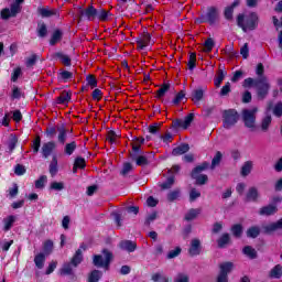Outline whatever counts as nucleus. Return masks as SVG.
<instances>
[{
  "label": "nucleus",
  "mask_w": 282,
  "mask_h": 282,
  "mask_svg": "<svg viewBox=\"0 0 282 282\" xmlns=\"http://www.w3.org/2000/svg\"><path fill=\"white\" fill-rule=\"evenodd\" d=\"M237 25L242 32H254L259 28V13L250 12L249 14L239 13L237 15Z\"/></svg>",
  "instance_id": "obj_1"
},
{
  "label": "nucleus",
  "mask_w": 282,
  "mask_h": 282,
  "mask_svg": "<svg viewBox=\"0 0 282 282\" xmlns=\"http://www.w3.org/2000/svg\"><path fill=\"white\" fill-rule=\"evenodd\" d=\"M210 169V163L208 161H204L202 164L195 166L191 172L192 180H195V184L197 186H204L208 184V175L202 174L204 171H208Z\"/></svg>",
  "instance_id": "obj_2"
},
{
  "label": "nucleus",
  "mask_w": 282,
  "mask_h": 282,
  "mask_svg": "<svg viewBox=\"0 0 282 282\" xmlns=\"http://www.w3.org/2000/svg\"><path fill=\"white\" fill-rule=\"evenodd\" d=\"M111 261H113V252L109 251L107 248L101 250V254L93 256V265H95V268H104L106 271L109 270Z\"/></svg>",
  "instance_id": "obj_3"
},
{
  "label": "nucleus",
  "mask_w": 282,
  "mask_h": 282,
  "mask_svg": "<svg viewBox=\"0 0 282 282\" xmlns=\"http://www.w3.org/2000/svg\"><path fill=\"white\" fill-rule=\"evenodd\" d=\"M219 21V10L217 7L207 8L206 13H202L198 18L195 19V23H208L209 25H215Z\"/></svg>",
  "instance_id": "obj_4"
},
{
  "label": "nucleus",
  "mask_w": 282,
  "mask_h": 282,
  "mask_svg": "<svg viewBox=\"0 0 282 282\" xmlns=\"http://www.w3.org/2000/svg\"><path fill=\"white\" fill-rule=\"evenodd\" d=\"M257 111H259L257 107L252 109H242L241 111L242 122L245 127L251 129V131L257 129Z\"/></svg>",
  "instance_id": "obj_5"
},
{
  "label": "nucleus",
  "mask_w": 282,
  "mask_h": 282,
  "mask_svg": "<svg viewBox=\"0 0 282 282\" xmlns=\"http://www.w3.org/2000/svg\"><path fill=\"white\" fill-rule=\"evenodd\" d=\"M239 122V112L237 109H227L223 112L224 129H232Z\"/></svg>",
  "instance_id": "obj_6"
},
{
  "label": "nucleus",
  "mask_w": 282,
  "mask_h": 282,
  "mask_svg": "<svg viewBox=\"0 0 282 282\" xmlns=\"http://www.w3.org/2000/svg\"><path fill=\"white\" fill-rule=\"evenodd\" d=\"M256 91L258 100H265L268 98V94H270V82H268V77L257 78Z\"/></svg>",
  "instance_id": "obj_7"
},
{
  "label": "nucleus",
  "mask_w": 282,
  "mask_h": 282,
  "mask_svg": "<svg viewBox=\"0 0 282 282\" xmlns=\"http://www.w3.org/2000/svg\"><path fill=\"white\" fill-rule=\"evenodd\" d=\"M235 270V263L227 261L219 264L216 282H228V274Z\"/></svg>",
  "instance_id": "obj_8"
},
{
  "label": "nucleus",
  "mask_w": 282,
  "mask_h": 282,
  "mask_svg": "<svg viewBox=\"0 0 282 282\" xmlns=\"http://www.w3.org/2000/svg\"><path fill=\"white\" fill-rule=\"evenodd\" d=\"M195 120V113L191 112L187 116H185L184 119H174L172 121V129H188L191 124H193V121Z\"/></svg>",
  "instance_id": "obj_9"
},
{
  "label": "nucleus",
  "mask_w": 282,
  "mask_h": 282,
  "mask_svg": "<svg viewBox=\"0 0 282 282\" xmlns=\"http://www.w3.org/2000/svg\"><path fill=\"white\" fill-rule=\"evenodd\" d=\"M79 14L82 19H87V21H94V19H96V15L98 14V9H96L94 4L88 6L86 9L79 7Z\"/></svg>",
  "instance_id": "obj_10"
},
{
  "label": "nucleus",
  "mask_w": 282,
  "mask_h": 282,
  "mask_svg": "<svg viewBox=\"0 0 282 282\" xmlns=\"http://www.w3.org/2000/svg\"><path fill=\"white\" fill-rule=\"evenodd\" d=\"M187 252L189 257H199L202 254V240L198 238L192 239Z\"/></svg>",
  "instance_id": "obj_11"
},
{
  "label": "nucleus",
  "mask_w": 282,
  "mask_h": 282,
  "mask_svg": "<svg viewBox=\"0 0 282 282\" xmlns=\"http://www.w3.org/2000/svg\"><path fill=\"white\" fill-rule=\"evenodd\" d=\"M137 50H144L147 45H151V33L143 31V33L135 39Z\"/></svg>",
  "instance_id": "obj_12"
},
{
  "label": "nucleus",
  "mask_w": 282,
  "mask_h": 282,
  "mask_svg": "<svg viewBox=\"0 0 282 282\" xmlns=\"http://www.w3.org/2000/svg\"><path fill=\"white\" fill-rule=\"evenodd\" d=\"M120 250H126V252H135L138 250V243L133 240H121L119 242Z\"/></svg>",
  "instance_id": "obj_13"
},
{
  "label": "nucleus",
  "mask_w": 282,
  "mask_h": 282,
  "mask_svg": "<svg viewBox=\"0 0 282 282\" xmlns=\"http://www.w3.org/2000/svg\"><path fill=\"white\" fill-rule=\"evenodd\" d=\"M56 149V143L54 141H48L42 145V158L47 160Z\"/></svg>",
  "instance_id": "obj_14"
},
{
  "label": "nucleus",
  "mask_w": 282,
  "mask_h": 282,
  "mask_svg": "<svg viewBox=\"0 0 282 282\" xmlns=\"http://www.w3.org/2000/svg\"><path fill=\"white\" fill-rule=\"evenodd\" d=\"M240 1L235 0L230 6L226 7L224 10V17L226 21H232L235 9L239 6Z\"/></svg>",
  "instance_id": "obj_15"
},
{
  "label": "nucleus",
  "mask_w": 282,
  "mask_h": 282,
  "mask_svg": "<svg viewBox=\"0 0 282 282\" xmlns=\"http://www.w3.org/2000/svg\"><path fill=\"white\" fill-rule=\"evenodd\" d=\"M276 230H282V218L275 223L263 226L264 235H272V232H274Z\"/></svg>",
  "instance_id": "obj_16"
},
{
  "label": "nucleus",
  "mask_w": 282,
  "mask_h": 282,
  "mask_svg": "<svg viewBox=\"0 0 282 282\" xmlns=\"http://www.w3.org/2000/svg\"><path fill=\"white\" fill-rule=\"evenodd\" d=\"M278 210L279 208H276V205L269 204L260 208L259 215H261L262 217H270L272 215H275Z\"/></svg>",
  "instance_id": "obj_17"
},
{
  "label": "nucleus",
  "mask_w": 282,
  "mask_h": 282,
  "mask_svg": "<svg viewBox=\"0 0 282 282\" xmlns=\"http://www.w3.org/2000/svg\"><path fill=\"white\" fill-rule=\"evenodd\" d=\"M188 151H191V145H188V143H181L178 147L172 150V155L174 158H177L180 155H186Z\"/></svg>",
  "instance_id": "obj_18"
},
{
  "label": "nucleus",
  "mask_w": 282,
  "mask_h": 282,
  "mask_svg": "<svg viewBox=\"0 0 282 282\" xmlns=\"http://www.w3.org/2000/svg\"><path fill=\"white\" fill-rule=\"evenodd\" d=\"M259 200V189L257 187H250L246 194L245 202H258Z\"/></svg>",
  "instance_id": "obj_19"
},
{
  "label": "nucleus",
  "mask_w": 282,
  "mask_h": 282,
  "mask_svg": "<svg viewBox=\"0 0 282 282\" xmlns=\"http://www.w3.org/2000/svg\"><path fill=\"white\" fill-rule=\"evenodd\" d=\"M230 234L225 232L217 239V246L220 250H224L226 246L230 245Z\"/></svg>",
  "instance_id": "obj_20"
},
{
  "label": "nucleus",
  "mask_w": 282,
  "mask_h": 282,
  "mask_svg": "<svg viewBox=\"0 0 282 282\" xmlns=\"http://www.w3.org/2000/svg\"><path fill=\"white\" fill-rule=\"evenodd\" d=\"M48 173L51 177H56L58 173V159L56 158V155H53L52 158V161L48 165Z\"/></svg>",
  "instance_id": "obj_21"
},
{
  "label": "nucleus",
  "mask_w": 282,
  "mask_h": 282,
  "mask_svg": "<svg viewBox=\"0 0 282 282\" xmlns=\"http://www.w3.org/2000/svg\"><path fill=\"white\" fill-rule=\"evenodd\" d=\"M192 101L197 105V102H202L204 100V88L199 87L192 91Z\"/></svg>",
  "instance_id": "obj_22"
},
{
  "label": "nucleus",
  "mask_w": 282,
  "mask_h": 282,
  "mask_svg": "<svg viewBox=\"0 0 282 282\" xmlns=\"http://www.w3.org/2000/svg\"><path fill=\"white\" fill-rule=\"evenodd\" d=\"M72 78H74V73L69 70H61L57 73V80H59V83H69Z\"/></svg>",
  "instance_id": "obj_23"
},
{
  "label": "nucleus",
  "mask_w": 282,
  "mask_h": 282,
  "mask_svg": "<svg viewBox=\"0 0 282 282\" xmlns=\"http://www.w3.org/2000/svg\"><path fill=\"white\" fill-rule=\"evenodd\" d=\"M246 235L248 239H257L259 235H261V227L259 226H251L247 229Z\"/></svg>",
  "instance_id": "obj_24"
},
{
  "label": "nucleus",
  "mask_w": 282,
  "mask_h": 282,
  "mask_svg": "<svg viewBox=\"0 0 282 282\" xmlns=\"http://www.w3.org/2000/svg\"><path fill=\"white\" fill-rule=\"evenodd\" d=\"M102 279V271L95 269L88 273L87 282H100Z\"/></svg>",
  "instance_id": "obj_25"
},
{
  "label": "nucleus",
  "mask_w": 282,
  "mask_h": 282,
  "mask_svg": "<svg viewBox=\"0 0 282 282\" xmlns=\"http://www.w3.org/2000/svg\"><path fill=\"white\" fill-rule=\"evenodd\" d=\"M63 41V31L61 29H56L50 40V45L54 46L56 43H61Z\"/></svg>",
  "instance_id": "obj_26"
},
{
  "label": "nucleus",
  "mask_w": 282,
  "mask_h": 282,
  "mask_svg": "<svg viewBox=\"0 0 282 282\" xmlns=\"http://www.w3.org/2000/svg\"><path fill=\"white\" fill-rule=\"evenodd\" d=\"M270 124H272V116L267 115L265 117L262 118L261 123H260V129L263 133H267L270 129Z\"/></svg>",
  "instance_id": "obj_27"
},
{
  "label": "nucleus",
  "mask_w": 282,
  "mask_h": 282,
  "mask_svg": "<svg viewBox=\"0 0 282 282\" xmlns=\"http://www.w3.org/2000/svg\"><path fill=\"white\" fill-rule=\"evenodd\" d=\"M80 263H83V250L77 249L70 260V264L74 265V268H78V265H80Z\"/></svg>",
  "instance_id": "obj_28"
},
{
  "label": "nucleus",
  "mask_w": 282,
  "mask_h": 282,
  "mask_svg": "<svg viewBox=\"0 0 282 282\" xmlns=\"http://www.w3.org/2000/svg\"><path fill=\"white\" fill-rule=\"evenodd\" d=\"M131 147H132V152L130 153L131 160H135L138 155H144V153H147L142 151V145L138 143H131Z\"/></svg>",
  "instance_id": "obj_29"
},
{
  "label": "nucleus",
  "mask_w": 282,
  "mask_h": 282,
  "mask_svg": "<svg viewBox=\"0 0 282 282\" xmlns=\"http://www.w3.org/2000/svg\"><path fill=\"white\" fill-rule=\"evenodd\" d=\"M173 184H175V175H170L166 181L159 186L161 191H170V188H173Z\"/></svg>",
  "instance_id": "obj_30"
},
{
  "label": "nucleus",
  "mask_w": 282,
  "mask_h": 282,
  "mask_svg": "<svg viewBox=\"0 0 282 282\" xmlns=\"http://www.w3.org/2000/svg\"><path fill=\"white\" fill-rule=\"evenodd\" d=\"M55 57L59 58L61 63L65 65V67H72V57L69 55H65L63 52L55 53Z\"/></svg>",
  "instance_id": "obj_31"
},
{
  "label": "nucleus",
  "mask_w": 282,
  "mask_h": 282,
  "mask_svg": "<svg viewBox=\"0 0 282 282\" xmlns=\"http://www.w3.org/2000/svg\"><path fill=\"white\" fill-rule=\"evenodd\" d=\"M18 143H19V138L17 137V134L11 133L10 137H9V141H8L9 153L14 152V149H17Z\"/></svg>",
  "instance_id": "obj_32"
},
{
  "label": "nucleus",
  "mask_w": 282,
  "mask_h": 282,
  "mask_svg": "<svg viewBox=\"0 0 282 282\" xmlns=\"http://www.w3.org/2000/svg\"><path fill=\"white\" fill-rule=\"evenodd\" d=\"M109 17H111V12L105 9H97L96 19L101 22L109 21Z\"/></svg>",
  "instance_id": "obj_33"
},
{
  "label": "nucleus",
  "mask_w": 282,
  "mask_h": 282,
  "mask_svg": "<svg viewBox=\"0 0 282 282\" xmlns=\"http://www.w3.org/2000/svg\"><path fill=\"white\" fill-rule=\"evenodd\" d=\"M34 263H35V267H36L39 270H43V268H44V265H45V253H43V252L37 253V254L34 257Z\"/></svg>",
  "instance_id": "obj_34"
},
{
  "label": "nucleus",
  "mask_w": 282,
  "mask_h": 282,
  "mask_svg": "<svg viewBox=\"0 0 282 282\" xmlns=\"http://www.w3.org/2000/svg\"><path fill=\"white\" fill-rule=\"evenodd\" d=\"M169 89H171V84H169V83L162 84L160 89L156 90L155 98H158V100L164 98V96L166 95V91H169Z\"/></svg>",
  "instance_id": "obj_35"
},
{
  "label": "nucleus",
  "mask_w": 282,
  "mask_h": 282,
  "mask_svg": "<svg viewBox=\"0 0 282 282\" xmlns=\"http://www.w3.org/2000/svg\"><path fill=\"white\" fill-rule=\"evenodd\" d=\"M72 100V94L67 91H62L61 95L56 98V105H65Z\"/></svg>",
  "instance_id": "obj_36"
},
{
  "label": "nucleus",
  "mask_w": 282,
  "mask_h": 282,
  "mask_svg": "<svg viewBox=\"0 0 282 282\" xmlns=\"http://www.w3.org/2000/svg\"><path fill=\"white\" fill-rule=\"evenodd\" d=\"M231 234L234 235V237H236V239H241V236L243 235V225L235 224L231 227Z\"/></svg>",
  "instance_id": "obj_37"
},
{
  "label": "nucleus",
  "mask_w": 282,
  "mask_h": 282,
  "mask_svg": "<svg viewBox=\"0 0 282 282\" xmlns=\"http://www.w3.org/2000/svg\"><path fill=\"white\" fill-rule=\"evenodd\" d=\"M181 195H182V189H180V188H175L174 191H170L166 195L167 202L173 203L176 199H180Z\"/></svg>",
  "instance_id": "obj_38"
},
{
  "label": "nucleus",
  "mask_w": 282,
  "mask_h": 282,
  "mask_svg": "<svg viewBox=\"0 0 282 282\" xmlns=\"http://www.w3.org/2000/svg\"><path fill=\"white\" fill-rule=\"evenodd\" d=\"M14 221H17V217H14L13 215L8 216L7 218L3 219V230L4 232H8V230L12 229V226L14 225Z\"/></svg>",
  "instance_id": "obj_39"
},
{
  "label": "nucleus",
  "mask_w": 282,
  "mask_h": 282,
  "mask_svg": "<svg viewBox=\"0 0 282 282\" xmlns=\"http://www.w3.org/2000/svg\"><path fill=\"white\" fill-rule=\"evenodd\" d=\"M269 276H270V279H281V276H282L281 264H276L275 267H273L271 269V271L269 272Z\"/></svg>",
  "instance_id": "obj_40"
},
{
  "label": "nucleus",
  "mask_w": 282,
  "mask_h": 282,
  "mask_svg": "<svg viewBox=\"0 0 282 282\" xmlns=\"http://www.w3.org/2000/svg\"><path fill=\"white\" fill-rule=\"evenodd\" d=\"M249 173H252V161L245 162L240 170L242 177H248Z\"/></svg>",
  "instance_id": "obj_41"
},
{
  "label": "nucleus",
  "mask_w": 282,
  "mask_h": 282,
  "mask_svg": "<svg viewBox=\"0 0 282 282\" xmlns=\"http://www.w3.org/2000/svg\"><path fill=\"white\" fill-rule=\"evenodd\" d=\"M202 213V209L199 208H191L187 214L185 215L186 221H193V219H197V215Z\"/></svg>",
  "instance_id": "obj_42"
},
{
  "label": "nucleus",
  "mask_w": 282,
  "mask_h": 282,
  "mask_svg": "<svg viewBox=\"0 0 282 282\" xmlns=\"http://www.w3.org/2000/svg\"><path fill=\"white\" fill-rule=\"evenodd\" d=\"M132 160L135 162L137 166H149V159L144 154H139Z\"/></svg>",
  "instance_id": "obj_43"
},
{
  "label": "nucleus",
  "mask_w": 282,
  "mask_h": 282,
  "mask_svg": "<svg viewBox=\"0 0 282 282\" xmlns=\"http://www.w3.org/2000/svg\"><path fill=\"white\" fill-rule=\"evenodd\" d=\"M37 12L43 19H50V17H55L56 14V11L50 10L47 8H39Z\"/></svg>",
  "instance_id": "obj_44"
},
{
  "label": "nucleus",
  "mask_w": 282,
  "mask_h": 282,
  "mask_svg": "<svg viewBox=\"0 0 282 282\" xmlns=\"http://www.w3.org/2000/svg\"><path fill=\"white\" fill-rule=\"evenodd\" d=\"M36 32L39 39H45V36H47V24L44 22L39 23Z\"/></svg>",
  "instance_id": "obj_45"
},
{
  "label": "nucleus",
  "mask_w": 282,
  "mask_h": 282,
  "mask_svg": "<svg viewBox=\"0 0 282 282\" xmlns=\"http://www.w3.org/2000/svg\"><path fill=\"white\" fill-rule=\"evenodd\" d=\"M76 141H72L69 143H66L64 147V153L65 155H74V151L77 149Z\"/></svg>",
  "instance_id": "obj_46"
},
{
  "label": "nucleus",
  "mask_w": 282,
  "mask_h": 282,
  "mask_svg": "<svg viewBox=\"0 0 282 282\" xmlns=\"http://www.w3.org/2000/svg\"><path fill=\"white\" fill-rule=\"evenodd\" d=\"M243 254L249 259H257V250L251 246H245L242 249Z\"/></svg>",
  "instance_id": "obj_47"
},
{
  "label": "nucleus",
  "mask_w": 282,
  "mask_h": 282,
  "mask_svg": "<svg viewBox=\"0 0 282 282\" xmlns=\"http://www.w3.org/2000/svg\"><path fill=\"white\" fill-rule=\"evenodd\" d=\"M53 251H54V241H52L51 239L45 240L44 243H43L44 254L47 257Z\"/></svg>",
  "instance_id": "obj_48"
},
{
  "label": "nucleus",
  "mask_w": 282,
  "mask_h": 282,
  "mask_svg": "<svg viewBox=\"0 0 282 282\" xmlns=\"http://www.w3.org/2000/svg\"><path fill=\"white\" fill-rule=\"evenodd\" d=\"M62 276H72L74 274V269H72V263H65L59 270Z\"/></svg>",
  "instance_id": "obj_49"
},
{
  "label": "nucleus",
  "mask_w": 282,
  "mask_h": 282,
  "mask_svg": "<svg viewBox=\"0 0 282 282\" xmlns=\"http://www.w3.org/2000/svg\"><path fill=\"white\" fill-rule=\"evenodd\" d=\"M224 158V154L220 151H217L215 156L212 160V164L209 165L212 171L221 164V159Z\"/></svg>",
  "instance_id": "obj_50"
},
{
  "label": "nucleus",
  "mask_w": 282,
  "mask_h": 282,
  "mask_svg": "<svg viewBox=\"0 0 282 282\" xmlns=\"http://www.w3.org/2000/svg\"><path fill=\"white\" fill-rule=\"evenodd\" d=\"M151 281H153V282H171V278L163 275L160 272H156V273L152 274Z\"/></svg>",
  "instance_id": "obj_51"
},
{
  "label": "nucleus",
  "mask_w": 282,
  "mask_h": 282,
  "mask_svg": "<svg viewBox=\"0 0 282 282\" xmlns=\"http://www.w3.org/2000/svg\"><path fill=\"white\" fill-rule=\"evenodd\" d=\"M187 67L191 72H193V69H195V67H197V54L196 53L189 54Z\"/></svg>",
  "instance_id": "obj_52"
},
{
  "label": "nucleus",
  "mask_w": 282,
  "mask_h": 282,
  "mask_svg": "<svg viewBox=\"0 0 282 282\" xmlns=\"http://www.w3.org/2000/svg\"><path fill=\"white\" fill-rule=\"evenodd\" d=\"M226 72L221 68L218 70L217 78L214 79L215 87H221V83H224V78H226Z\"/></svg>",
  "instance_id": "obj_53"
},
{
  "label": "nucleus",
  "mask_w": 282,
  "mask_h": 282,
  "mask_svg": "<svg viewBox=\"0 0 282 282\" xmlns=\"http://www.w3.org/2000/svg\"><path fill=\"white\" fill-rule=\"evenodd\" d=\"M86 82L87 85L91 87V89L98 87V79H96V76H94L93 74L86 76Z\"/></svg>",
  "instance_id": "obj_54"
},
{
  "label": "nucleus",
  "mask_w": 282,
  "mask_h": 282,
  "mask_svg": "<svg viewBox=\"0 0 282 282\" xmlns=\"http://www.w3.org/2000/svg\"><path fill=\"white\" fill-rule=\"evenodd\" d=\"M184 98H186V93H184V90L178 91L175 95L174 99L172 100V105H175V106L180 105L182 100H184Z\"/></svg>",
  "instance_id": "obj_55"
},
{
  "label": "nucleus",
  "mask_w": 282,
  "mask_h": 282,
  "mask_svg": "<svg viewBox=\"0 0 282 282\" xmlns=\"http://www.w3.org/2000/svg\"><path fill=\"white\" fill-rule=\"evenodd\" d=\"M32 150L33 153H39V151H41V135H36L33 140Z\"/></svg>",
  "instance_id": "obj_56"
},
{
  "label": "nucleus",
  "mask_w": 282,
  "mask_h": 282,
  "mask_svg": "<svg viewBox=\"0 0 282 282\" xmlns=\"http://www.w3.org/2000/svg\"><path fill=\"white\" fill-rule=\"evenodd\" d=\"M47 182L46 175H41L39 180L35 181V188H45V183Z\"/></svg>",
  "instance_id": "obj_57"
},
{
  "label": "nucleus",
  "mask_w": 282,
  "mask_h": 282,
  "mask_svg": "<svg viewBox=\"0 0 282 282\" xmlns=\"http://www.w3.org/2000/svg\"><path fill=\"white\" fill-rule=\"evenodd\" d=\"M36 61H39V55L32 54L29 58H26L25 65L28 68L34 67L36 65Z\"/></svg>",
  "instance_id": "obj_58"
},
{
  "label": "nucleus",
  "mask_w": 282,
  "mask_h": 282,
  "mask_svg": "<svg viewBox=\"0 0 282 282\" xmlns=\"http://www.w3.org/2000/svg\"><path fill=\"white\" fill-rule=\"evenodd\" d=\"M75 169H85L87 163L83 156H77L74 162Z\"/></svg>",
  "instance_id": "obj_59"
},
{
  "label": "nucleus",
  "mask_w": 282,
  "mask_h": 282,
  "mask_svg": "<svg viewBox=\"0 0 282 282\" xmlns=\"http://www.w3.org/2000/svg\"><path fill=\"white\" fill-rule=\"evenodd\" d=\"M191 276L186 273H177V275L174 278L173 282H189Z\"/></svg>",
  "instance_id": "obj_60"
},
{
  "label": "nucleus",
  "mask_w": 282,
  "mask_h": 282,
  "mask_svg": "<svg viewBox=\"0 0 282 282\" xmlns=\"http://www.w3.org/2000/svg\"><path fill=\"white\" fill-rule=\"evenodd\" d=\"M9 10L11 12L12 18H14V17H17V14H19L21 12V4H18L17 2H13L10 6Z\"/></svg>",
  "instance_id": "obj_61"
},
{
  "label": "nucleus",
  "mask_w": 282,
  "mask_h": 282,
  "mask_svg": "<svg viewBox=\"0 0 282 282\" xmlns=\"http://www.w3.org/2000/svg\"><path fill=\"white\" fill-rule=\"evenodd\" d=\"M205 52H213V47H215V40L213 37H208L204 42Z\"/></svg>",
  "instance_id": "obj_62"
},
{
  "label": "nucleus",
  "mask_w": 282,
  "mask_h": 282,
  "mask_svg": "<svg viewBox=\"0 0 282 282\" xmlns=\"http://www.w3.org/2000/svg\"><path fill=\"white\" fill-rule=\"evenodd\" d=\"M182 254V247H175V249L169 251L167 259H175Z\"/></svg>",
  "instance_id": "obj_63"
},
{
  "label": "nucleus",
  "mask_w": 282,
  "mask_h": 282,
  "mask_svg": "<svg viewBox=\"0 0 282 282\" xmlns=\"http://www.w3.org/2000/svg\"><path fill=\"white\" fill-rule=\"evenodd\" d=\"M273 115L276 118H281V116H282V102L281 101L275 104V106L273 107Z\"/></svg>",
  "instance_id": "obj_64"
}]
</instances>
